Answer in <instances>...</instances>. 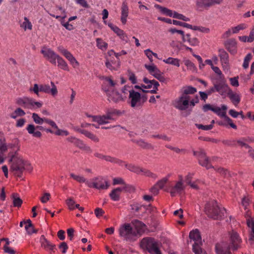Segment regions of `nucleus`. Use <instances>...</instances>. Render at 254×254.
<instances>
[{
	"label": "nucleus",
	"instance_id": "1",
	"mask_svg": "<svg viewBox=\"0 0 254 254\" xmlns=\"http://www.w3.org/2000/svg\"><path fill=\"white\" fill-rule=\"evenodd\" d=\"M134 228L131 227L130 224H126L120 230V234L122 237L127 241L133 242L144 232L146 226L141 221L135 219L131 222Z\"/></svg>",
	"mask_w": 254,
	"mask_h": 254
},
{
	"label": "nucleus",
	"instance_id": "2",
	"mask_svg": "<svg viewBox=\"0 0 254 254\" xmlns=\"http://www.w3.org/2000/svg\"><path fill=\"white\" fill-rule=\"evenodd\" d=\"M8 157L9 158L8 162L10 163V171L13 172L15 176L21 177L25 167L29 164L28 162L23 160L17 151L9 152Z\"/></svg>",
	"mask_w": 254,
	"mask_h": 254
},
{
	"label": "nucleus",
	"instance_id": "3",
	"mask_svg": "<svg viewBox=\"0 0 254 254\" xmlns=\"http://www.w3.org/2000/svg\"><path fill=\"white\" fill-rule=\"evenodd\" d=\"M230 245L226 243L223 244L222 246L217 244L215 246V249L217 254H231L230 250L232 249L233 251H236L240 248L242 243V239L239 234L235 231H232L229 232Z\"/></svg>",
	"mask_w": 254,
	"mask_h": 254
},
{
	"label": "nucleus",
	"instance_id": "4",
	"mask_svg": "<svg viewBox=\"0 0 254 254\" xmlns=\"http://www.w3.org/2000/svg\"><path fill=\"white\" fill-rule=\"evenodd\" d=\"M204 212L209 218L221 220L224 218L226 210L224 207H220L217 202L213 200L206 203Z\"/></svg>",
	"mask_w": 254,
	"mask_h": 254
},
{
	"label": "nucleus",
	"instance_id": "5",
	"mask_svg": "<svg viewBox=\"0 0 254 254\" xmlns=\"http://www.w3.org/2000/svg\"><path fill=\"white\" fill-rule=\"evenodd\" d=\"M140 247L146 249L151 254H161L158 245L154 238H145L140 242Z\"/></svg>",
	"mask_w": 254,
	"mask_h": 254
},
{
	"label": "nucleus",
	"instance_id": "6",
	"mask_svg": "<svg viewBox=\"0 0 254 254\" xmlns=\"http://www.w3.org/2000/svg\"><path fill=\"white\" fill-rule=\"evenodd\" d=\"M16 103L24 108L33 109L40 108L43 105L41 102L35 101L33 99L27 97H23L16 99Z\"/></svg>",
	"mask_w": 254,
	"mask_h": 254
},
{
	"label": "nucleus",
	"instance_id": "7",
	"mask_svg": "<svg viewBox=\"0 0 254 254\" xmlns=\"http://www.w3.org/2000/svg\"><path fill=\"white\" fill-rule=\"evenodd\" d=\"M193 154L197 157L199 165L205 167L207 169L214 168V167L210 164L209 158L206 156L204 150L200 149L198 151H193Z\"/></svg>",
	"mask_w": 254,
	"mask_h": 254
},
{
	"label": "nucleus",
	"instance_id": "8",
	"mask_svg": "<svg viewBox=\"0 0 254 254\" xmlns=\"http://www.w3.org/2000/svg\"><path fill=\"white\" fill-rule=\"evenodd\" d=\"M86 185L89 188H95L99 190H106L109 186L106 180L101 177L93 178L90 181H88L86 182Z\"/></svg>",
	"mask_w": 254,
	"mask_h": 254
},
{
	"label": "nucleus",
	"instance_id": "9",
	"mask_svg": "<svg viewBox=\"0 0 254 254\" xmlns=\"http://www.w3.org/2000/svg\"><path fill=\"white\" fill-rule=\"evenodd\" d=\"M222 2L223 0H196V9L198 11H202L216 4H220Z\"/></svg>",
	"mask_w": 254,
	"mask_h": 254
},
{
	"label": "nucleus",
	"instance_id": "10",
	"mask_svg": "<svg viewBox=\"0 0 254 254\" xmlns=\"http://www.w3.org/2000/svg\"><path fill=\"white\" fill-rule=\"evenodd\" d=\"M129 102L130 106L132 108L136 107H140L142 106V103L141 102V95L138 92H136L133 89L129 91Z\"/></svg>",
	"mask_w": 254,
	"mask_h": 254
},
{
	"label": "nucleus",
	"instance_id": "11",
	"mask_svg": "<svg viewBox=\"0 0 254 254\" xmlns=\"http://www.w3.org/2000/svg\"><path fill=\"white\" fill-rule=\"evenodd\" d=\"M190 99V96H185L182 95L176 100L175 103V108L181 111L187 109L189 107Z\"/></svg>",
	"mask_w": 254,
	"mask_h": 254
},
{
	"label": "nucleus",
	"instance_id": "12",
	"mask_svg": "<svg viewBox=\"0 0 254 254\" xmlns=\"http://www.w3.org/2000/svg\"><path fill=\"white\" fill-rule=\"evenodd\" d=\"M41 53L44 57L46 58L53 64H56V60L59 55L57 54L54 51L50 48L43 47L41 51Z\"/></svg>",
	"mask_w": 254,
	"mask_h": 254
},
{
	"label": "nucleus",
	"instance_id": "13",
	"mask_svg": "<svg viewBox=\"0 0 254 254\" xmlns=\"http://www.w3.org/2000/svg\"><path fill=\"white\" fill-rule=\"evenodd\" d=\"M88 117H91L94 122H97L99 125H103L110 122L111 119V113L108 111L106 115L103 116L87 115Z\"/></svg>",
	"mask_w": 254,
	"mask_h": 254
},
{
	"label": "nucleus",
	"instance_id": "14",
	"mask_svg": "<svg viewBox=\"0 0 254 254\" xmlns=\"http://www.w3.org/2000/svg\"><path fill=\"white\" fill-rule=\"evenodd\" d=\"M8 149V145L3 133L0 132V164L4 162V158L3 157L4 153Z\"/></svg>",
	"mask_w": 254,
	"mask_h": 254
},
{
	"label": "nucleus",
	"instance_id": "15",
	"mask_svg": "<svg viewBox=\"0 0 254 254\" xmlns=\"http://www.w3.org/2000/svg\"><path fill=\"white\" fill-rule=\"evenodd\" d=\"M52 88L48 84H40L41 92L47 94H51L53 96H55L58 93V90L56 86L52 81L51 82Z\"/></svg>",
	"mask_w": 254,
	"mask_h": 254
},
{
	"label": "nucleus",
	"instance_id": "16",
	"mask_svg": "<svg viewBox=\"0 0 254 254\" xmlns=\"http://www.w3.org/2000/svg\"><path fill=\"white\" fill-rule=\"evenodd\" d=\"M100 78L104 79L102 84V90L106 93L107 96H108V100L110 101V92L111 89V78L110 77H105L102 76Z\"/></svg>",
	"mask_w": 254,
	"mask_h": 254
},
{
	"label": "nucleus",
	"instance_id": "17",
	"mask_svg": "<svg viewBox=\"0 0 254 254\" xmlns=\"http://www.w3.org/2000/svg\"><path fill=\"white\" fill-rule=\"evenodd\" d=\"M185 188L183 182L178 181L175 185L171 188L170 194L172 196H175L176 194H181L184 191Z\"/></svg>",
	"mask_w": 254,
	"mask_h": 254
},
{
	"label": "nucleus",
	"instance_id": "18",
	"mask_svg": "<svg viewBox=\"0 0 254 254\" xmlns=\"http://www.w3.org/2000/svg\"><path fill=\"white\" fill-rule=\"evenodd\" d=\"M220 79V82L214 84L215 90H216V92H218L221 95H223L226 93L227 90H229V89H230L225 83V80L224 78Z\"/></svg>",
	"mask_w": 254,
	"mask_h": 254
},
{
	"label": "nucleus",
	"instance_id": "19",
	"mask_svg": "<svg viewBox=\"0 0 254 254\" xmlns=\"http://www.w3.org/2000/svg\"><path fill=\"white\" fill-rule=\"evenodd\" d=\"M41 246L46 250L54 251L56 246L48 241L44 235H42L40 238Z\"/></svg>",
	"mask_w": 254,
	"mask_h": 254
},
{
	"label": "nucleus",
	"instance_id": "20",
	"mask_svg": "<svg viewBox=\"0 0 254 254\" xmlns=\"http://www.w3.org/2000/svg\"><path fill=\"white\" fill-rule=\"evenodd\" d=\"M237 42L234 39H230L225 42V46L227 50L231 54H235L236 53Z\"/></svg>",
	"mask_w": 254,
	"mask_h": 254
},
{
	"label": "nucleus",
	"instance_id": "21",
	"mask_svg": "<svg viewBox=\"0 0 254 254\" xmlns=\"http://www.w3.org/2000/svg\"><path fill=\"white\" fill-rule=\"evenodd\" d=\"M219 53V56L223 68H227L229 63L228 54L224 49H220Z\"/></svg>",
	"mask_w": 254,
	"mask_h": 254
},
{
	"label": "nucleus",
	"instance_id": "22",
	"mask_svg": "<svg viewBox=\"0 0 254 254\" xmlns=\"http://www.w3.org/2000/svg\"><path fill=\"white\" fill-rule=\"evenodd\" d=\"M189 237L191 240L194 241V243L202 244L200 232L197 229L190 232Z\"/></svg>",
	"mask_w": 254,
	"mask_h": 254
},
{
	"label": "nucleus",
	"instance_id": "23",
	"mask_svg": "<svg viewBox=\"0 0 254 254\" xmlns=\"http://www.w3.org/2000/svg\"><path fill=\"white\" fill-rule=\"evenodd\" d=\"M122 12L121 21L123 24L125 25L127 22V18L128 14V8L127 4L125 2H123L122 5Z\"/></svg>",
	"mask_w": 254,
	"mask_h": 254
},
{
	"label": "nucleus",
	"instance_id": "24",
	"mask_svg": "<svg viewBox=\"0 0 254 254\" xmlns=\"http://www.w3.org/2000/svg\"><path fill=\"white\" fill-rule=\"evenodd\" d=\"M227 95L232 102L235 106H237L240 103L241 100L240 96L236 93H234L231 89H229Z\"/></svg>",
	"mask_w": 254,
	"mask_h": 254
},
{
	"label": "nucleus",
	"instance_id": "25",
	"mask_svg": "<svg viewBox=\"0 0 254 254\" xmlns=\"http://www.w3.org/2000/svg\"><path fill=\"white\" fill-rule=\"evenodd\" d=\"M247 225L249 228V239L250 241H254V221L253 219H248L247 220Z\"/></svg>",
	"mask_w": 254,
	"mask_h": 254
},
{
	"label": "nucleus",
	"instance_id": "26",
	"mask_svg": "<svg viewBox=\"0 0 254 254\" xmlns=\"http://www.w3.org/2000/svg\"><path fill=\"white\" fill-rule=\"evenodd\" d=\"M26 129L29 134H32V136L35 137L40 138L42 136L41 132L36 130V128L34 125H28L26 127Z\"/></svg>",
	"mask_w": 254,
	"mask_h": 254
},
{
	"label": "nucleus",
	"instance_id": "27",
	"mask_svg": "<svg viewBox=\"0 0 254 254\" xmlns=\"http://www.w3.org/2000/svg\"><path fill=\"white\" fill-rule=\"evenodd\" d=\"M184 40H182L184 43L188 42L190 45L191 46H197L199 45V41L197 38H191L190 34H186L184 38Z\"/></svg>",
	"mask_w": 254,
	"mask_h": 254
},
{
	"label": "nucleus",
	"instance_id": "28",
	"mask_svg": "<svg viewBox=\"0 0 254 254\" xmlns=\"http://www.w3.org/2000/svg\"><path fill=\"white\" fill-rule=\"evenodd\" d=\"M132 141L138 145L139 147L144 149H153L154 147L150 143L145 142L144 140L140 139L138 140H132Z\"/></svg>",
	"mask_w": 254,
	"mask_h": 254
},
{
	"label": "nucleus",
	"instance_id": "29",
	"mask_svg": "<svg viewBox=\"0 0 254 254\" xmlns=\"http://www.w3.org/2000/svg\"><path fill=\"white\" fill-rule=\"evenodd\" d=\"M112 30L120 37L123 41L127 42V36L124 31L116 26H112Z\"/></svg>",
	"mask_w": 254,
	"mask_h": 254
},
{
	"label": "nucleus",
	"instance_id": "30",
	"mask_svg": "<svg viewBox=\"0 0 254 254\" xmlns=\"http://www.w3.org/2000/svg\"><path fill=\"white\" fill-rule=\"evenodd\" d=\"M227 109V107L225 105H222L221 108L218 107H214L213 112L216 113L218 116L220 117L223 118L226 114V111Z\"/></svg>",
	"mask_w": 254,
	"mask_h": 254
},
{
	"label": "nucleus",
	"instance_id": "31",
	"mask_svg": "<svg viewBox=\"0 0 254 254\" xmlns=\"http://www.w3.org/2000/svg\"><path fill=\"white\" fill-rule=\"evenodd\" d=\"M154 6L155 8L159 9L162 13L166 14L167 16L173 17L174 12H173L172 10L166 7H163L157 4H155Z\"/></svg>",
	"mask_w": 254,
	"mask_h": 254
},
{
	"label": "nucleus",
	"instance_id": "32",
	"mask_svg": "<svg viewBox=\"0 0 254 254\" xmlns=\"http://www.w3.org/2000/svg\"><path fill=\"white\" fill-rule=\"evenodd\" d=\"M122 191L121 187H119L112 190V200L118 201L120 198V194Z\"/></svg>",
	"mask_w": 254,
	"mask_h": 254
},
{
	"label": "nucleus",
	"instance_id": "33",
	"mask_svg": "<svg viewBox=\"0 0 254 254\" xmlns=\"http://www.w3.org/2000/svg\"><path fill=\"white\" fill-rule=\"evenodd\" d=\"M196 89L193 87L188 86L184 88L182 94L185 96H189V94H193L196 92Z\"/></svg>",
	"mask_w": 254,
	"mask_h": 254
},
{
	"label": "nucleus",
	"instance_id": "34",
	"mask_svg": "<svg viewBox=\"0 0 254 254\" xmlns=\"http://www.w3.org/2000/svg\"><path fill=\"white\" fill-rule=\"evenodd\" d=\"M126 167L129 171L135 173L136 174H139L141 172H143V169L138 166H135L132 164H125Z\"/></svg>",
	"mask_w": 254,
	"mask_h": 254
},
{
	"label": "nucleus",
	"instance_id": "35",
	"mask_svg": "<svg viewBox=\"0 0 254 254\" xmlns=\"http://www.w3.org/2000/svg\"><path fill=\"white\" fill-rule=\"evenodd\" d=\"M79 132L81 134H84L85 136H86L87 137L91 139L92 140L94 141V142H97L99 141L98 138L94 134L91 133V132H89L87 130H79Z\"/></svg>",
	"mask_w": 254,
	"mask_h": 254
},
{
	"label": "nucleus",
	"instance_id": "36",
	"mask_svg": "<svg viewBox=\"0 0 254 254\" xmlns=\"http://www.w3.org/2000/svg\"><path fill=\"white\" fill-rule=\"evenodd\" d=\"M58 65L62 69L68 71V66L65 61L60 56L57 59Z\"/></svg>",
	"mask_w": 254,
	"mask_h": 254
},
{
	"label": "nucleus",
	"instance_id": "37",
	"mask_svg": "<svg viewBox=\"0 0 254 254\" xmlns=\"http://www.w3.org/2000/svg\"><path fill=\"white\" fill-rule=\"evenodd\" d=\"M112 100L115 102L123 100L122 95L116 90H112Z\"/></svg>",
	"mask_w": 254,
	"mask_h": 254
},
{
	"label": "nucleus",
	"instance_id": "38",
	"mask_svg": "<svg viewBox=\"0 0 254 254\" xmlns=\"http://www.w3.org/2000/svg\"><path fill=\"white\" fill-rule=\"evenodd\" d=\"M163 62L167 64H172L178 67L180 66V60L176 58L170 57L166 60H164Z\"/></svg>",
	"mask_w": 254,
	"mask_h": 254
},
{
	"label": "nucleus",
	"instance_id": "39",
	"mask_svg": "<svg viewBox=\"0 0 254 254\" xmlns=\"http://www.w3.org/2000/svg\"><path fill=\"white\" fill-rule=\"evenodd\" d=\"M24 21L21 24L20 27L23 28L25 31L27 29L31 30L32 28V25L31 22L26 17H24Z\"/></svg>",
	"mask_w": 254,
	"mask_h": 254
},
{
	"label": "nucleus",
	"instance_id": "40",
	"mask_svg": "<svg viewBox=\"0 0 254 254\" xmlns=\"http://www.w3.org/2000/svg\"><path fill=\"white\" fill-rule=\"evenodd\" d=\"M143 81L146 84L150 83L153 85V88L156 89V90H158V88L159 86V83L158 81L155 80H149L147 77H144L143 79Z\"/></svg>",
	"mask_w": 254,
	"mask_h": 254
},
{
	"label": "nucleus",
	"instance_id": "41",
	"mask_svg": "<svg viewBox=\"0 0 254 254\" xmlns=\"http://www.w3.org/2000/svg\"><path fill=\"white\" fill-rule=\"evenodd\" d=\"M130 206L131 207V210L135 212H138L142 207H145V206L143 205H142L138 202H133L132 204H130Z\"/></svg>",
	"mask_w": 254,
	"mask_h": 254
},
{
	"label": "nucleus",
	"instance_id": "42",
	"mask_svg": "<svg viewBox=\"0 0 254 254\" xmlns=\"http://www.w3.org/2000/svg\"><path fill=\"white\" fill-rule=\"evenodd\" d=\"M163 73L160 71V70L158 69L156 70V72H154L152 74V75L159 80L160 82H164L165 81V78L162 75Z\"/></svg>",
	"mask_w": 254,
	"mask_h": 254
},
{
	"label": "nucleus",
	"instance_id": "43",
	"mask_svg": "<svg viewBox=\"0 0 254 254\" xmlns=\"http://www.w3.org/2000/svg\"><path fill=\"white\" fill-rule=\"evenodd\" d=\"M13 204L15 207H19L21 205L22 200L17 196L16 194H13Z\"/></svg>",
	"mask_w": 254,
	"mask_h": 254
},
{
	"label": "nucleus",
	"instance_id": "44",
	"mask_svg": "<svg viewBox=\"0 0 254 254\" xmlns=\"http://www.w3.org/2000/svg\"><path fill=\"white\" fill-rule=\"evenodd\" d=\"M70 176L71 178H72L74 180L79 183H85L86 185V182L88 181H87L86 179H85L83 177L81 176L75 175L73 173H71Z\"/></svg>",
	"mask_w": 254,
	"mask_h": 254
},
{
	"label": "nucleus",
	"instance_id": "45",
	"mask_svg": "<svg viewBox=\"0 0 254 254\" xmlns=\"http://www.w3.org/2000/svg\"><path fill=\"white\" fill-rule=\"evenodd\" d=\"M214 170L219 173L221 175L224 177H227V175L229 174L228 171L227 169L222 167H214Z\"/></svg>",
	"mask_w": 254,
	"mask_h": 254
},
{
	"label": "nucleus",
	"instance_id": "46",
	"mask_svg": "<svg viewBox=\"0 0 254 254\" xmlns=\"http://www.w3.org/2000/svg\"><path fill=\"white\" fill-rule=\"evenodd\" d=\"M202 244L194 243L192 246V250L195 254H201L202 249L200 246L202 245Z\"/></svg>",
	"mask_w": 254,
	"mask_h": 254
},
{
	"label": "nucleus",
	"instance_id": "47",
	"mask_svg": "<svg viewBox=\"0 0 254 254\" xmlns=\"http://www.w3.org/2000/svg\"><path fill=\"white\" fill-rule=\"evenodd\" d=\"M32 118L34 122L37 124L41 125L43 123L44 118H40L36 113H33Z\"/></svg>",
	"mask_w": 254,
	"mask_h": 254
},
{
	"label": "nucleus",
	"instance_id": "48",
	"mask_svg": "<svg viewBox=\"0 0 254 254\" xmlns=\"http://www.w3.org/2000/svg\"><path fill=\"white\" fill-rule=\"evenodd\" d=\"M123 186H124L123 187H121L122 191L124 190L126 192H134L135 190V188L133 186L126 184V183H125V184H124Z\"/></svg>",
	"mask_w": 254,
	"mask_h": 254
},
{
	"label": "nucleus",
	"instance_id": "49",
	"mask_svg": "<svg viewBox=\"0 0 254 254\" xmlns=\"http://www.w3.org/2000/svg\"><path fill=\"white\" fill-rule=\"evenodd\" d=\"M172 23L173 24L175 25H179L181 26H183L184 27H186L188 28H192V25L190 24H189L188 23L183 22L180 21H178L176 20H173Z\"/></svg>",
	"mask_w": 254,
	"mask_h": 254
},
{
	"label": "nucleus",
	"instance_id": "50",
	"mask_svg": "<svg viewBox=\"0 0 254 254\" xmlns=\"http://www.w3.org/2000/svg\"><path fill=\"white\" fill-rule=\"evenodd\" d=\"M97 46L102 50H106L107 46V44L104 42L102 40L99 38L97 39Z\"/></svg>",
	"mask_w": 254,
	"mask_h": 254
},
{
	"label": "nucleus",
	"instance_id": "51",
	"mask_svg": "<svg viewBox=\"0 0 254 254\" xmlns=\"http://www.w3.org/2000/svg\"><path fill=\"white\" fill-rule=\"evenodd\" d=\"M8 147L10 148H16L17 152L20 150V145L19 143V141L15 139L12 141V142L10 143L7 144Z\"/></svg>",
	"mask_w": 254,
	"mask_h": 254
},
{
	"label": "nucleus",
	"instance_id": "52",
	"mask_svg": "<svg viewBox=\"0 0 254 254\" xmlns=\"http://www.w3.org/2000/svg\"><path fill=\"white\" fill-rule=\"evenodd\" d=\"M25 229L27 233L29 235H31L33 233H36L37 232V230L34 228L33 225L30 224L25 225Z\"/></svg>",
	"mask_w": 254,
	"mask_h": 254
},
{
	"label": "nucleus",
	"instance_id": "53",
	"mask_svg": "<svg viewBox=\"0 0 254 254\" xmlns=\"http://www.w3.org/2000/svg\"><path fill=\"white\" fill-rule=\"evenodd\" d=\"M168 181V178L167 177H165L162 179L161 180L158 181L156 185L159 188V189H162L164 187L165 185Z\"/></svg>",
	"mask_w": 254,
	"mask_h": 254
},
{
	"label": "nucleus",
	"instance_id": "54",
	"mask_svg": "<svg viewBox=\"0 0 254 254\" xmlns=\"http://www.w3.org/2000/svg\"><path fill=\"white\" fill-rule=\"evenodd\" d=\"M40 85H39L38 84H34L33 87L29 88L30 92H33L37 96H39V92H41L40 90Z\"/></svg>",
	"mask_w": 254,
	"mask_h": 254
},
{
	"label": "nucleus",
	"instance_id": "55",
	"mask_svg": "<svg viewBox=\"0 0 254 254\" xmlns=\"http://www.w3.org/2000/svg\"><path fill=\"white\" fill-rule=\"evenodd\" d=\"M66 203L70 210H73L75 209L74 205L75 202L72 197L67 198L66 200Z\"/></svg>",
	"mask_w": 254,
	"mask_h": 254
},
{
	"label": "nucleus",
	"instance_id": "56",
	"mask_svg": "<svg viewBox=\"0 0 254 254\" xmlns=\"http://www.w3.org/2000/svg\"><path fill=\"white\" fill-rule=\"evenodd\" d=\"M125 182L124 179L121 177L115 178L112 180V185H122L125 184Z\"/></svg>",
	"mask_w": 254,
	"mask_h": 254
},
{
	"label": "nucleus",
	"instance_id": "57",
	"mask_svg": "<svg viewBox=\"0 0 254 254\" xmlns=\"http://www.w3.org/2000/svg\"><path fill=\"white\" fill-rule=\"evenodd\" d=\"M196 127L199 128L201 129L204 130H208L211 129L213 127V125H203L201 124H195Z\"/></svg>",
	"mask_w": 254,
	"mask_h": 254
},
{
	"label": "nucleus",
	"instance_id": "58",
	"mask_svg": "<svg viewBox=\"0 0 254 254\" xmlns=\"http://www.w3.org/2000/svg\"><path fill=\"white\" fill-rule=\"evenodd\" d=\"M56 131L54 132V133L57 135H62V136H67L69 134V132L66 130H63L59 129L58 127V128H55Z\"/></svg>",
	"mask_w": 254,
	"mask_h": 254
},
{
	"label": "nucleus",
	"instance_id": "59",
	"mask_svg": "<svg viewBox=\"0 0 254 254\" xmlns=\"http://www.w3.org/2000/svg\"><path fill=\"white\" fill-rule=\"evenodd\" d=\"M112 164L122 166L123 165L125 166V164H126V163L123 161L122 160L120 159L119 158L116 157H112Z\"/></svg>",
	"mask_w": 254,
	"mask_h": 254
},
{
	"label": "nucleus",
	"instance_id": "60",
	"mask_svg": "<svg viewBox=\"0 0 254 254\" xmlns=\"http://www.w3.org/2000/svg\"><path fill=\"white\" fill-rule=\"evenodd\" d=\"M145 67L149 71V73L152 75L158 68L154 65L145 64Z\"/></svg>",
	"mask_w": 254,
	"mask_h": 254
},
{
	"label": "nucleus",
	"instance_id": "61",
	"mask_svg": "<svg viewBox=\"0 0 254 254\" xmlns=\"http://www.w3.org/2000/svg\"><path fill=\"white\" fill-rule=\"evenodd\" d=\"M222 143L228 146H236V140L233 139H226L223 140L222 141Z\"/></svg>",
	"mask_w": 254,
	"mask_h": 254
},
{
	"label": "nucleus",
	"instance_id": "62",
	"mask_svg": "<svg viewBox=\"0 0 254 254\" xmlns=\"http://www.w3.org/2000/svg\"><path fill=\"white\" fill-rule=\"evenodd\" d=\"M43 123H46L51 126L54 128H58V126L53 121L44 118Z\"/></svg>",
	"mask_w": 254,
	"mask_h": 254
},
{
	"label": "nucleus",
	"instance_id": "63",
	"mask_svg": "<svg viewBox=\"0 0 254 254\" xmlns=\"http://www.w3.org/2000/svg\"><path fill=\"white\" fill-rule=\"evenodd\" d=\"M129 76V79L131 81L132 84H135L137 82L135 74L131 72L130 70H127Z\"/></svg>",
	"mask_w": 254,
	"mask_h": 254
},
{
	"label": "nucleus",
	"instance_id": "64",
	"mask_svg": "<svg viewBox=\"0 0 254 254\" xmlns=\"http://www.w3.org/2000/svg\"><path fill=\"white\" fill-rule=\"evenodd\" d=\"M245 28L246 26L244 24L238 25L232 28V32L233 33H237L240 30L244 29Z\"/></svg>",
	"mask_w": 254,
	"mask_h": 254
}]
</instances>
